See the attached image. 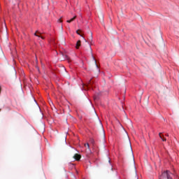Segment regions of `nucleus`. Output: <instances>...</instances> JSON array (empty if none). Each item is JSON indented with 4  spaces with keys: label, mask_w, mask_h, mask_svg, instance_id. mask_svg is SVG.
Listing matches in <instances>:
<instances>
[{
    "label": "nucleus",
    "mask_w": 179,
    "mask_h": 179,
    "mask_svg": "<svg viewBox=\"0 0 179 179\" xmlns=\"http://www.w3.org/2000/svg\"><path fill=\"white\" fill-rule=\"evenodd\" d=\"M93 85V81L92 80H90L88 82V85H83L84 90H86V88H85V86L87 87H89V86H92Z\"/></svg>",
    "instance_id": "5"
},
{
    "label": "nucleus",
    "mask_w": 179,
    "mask_h": 179,
    "mask_svg": "<svg viewBox=\"0 0 179 179\" xmlns=\"http://www.w3.org/2000/svg\"><path fill=\"white\" fill-rule=\"evenodd\" d=\"M91 37L88 38V42L90 43V44H92L93 43V34L90 32Z\"/></svg>",
    "instance_id": "6"
},
{
    "label": "nucleus",
    "mask_w": 179,
    "mask_h": 179,
    "mask_svg": "<svg viewBox=\"0 0 179 179\" xmlns=\"http://www.w3.org/2000/svg\"><path fill=\"white\" fill-rule=\"evenodd\" d=\"M85 148H86V152L87 155H91L92 150H90V145H89V143H87L84 145Z\"/></svg>",
    "instance_id": "2"
},
{
    "label": "nucleus",
    "mask_w": 179,
    "mask_h": 179,
    "mask_svg": "<svg viewBox=\"0 0 179 179\" xmlns=\"http://www.w3.org/2000/svg\"><path fill=\"white\" fill-rule=\"evenodd\" d=\"M77 34H78V36H80L81 37H83V35L80 34V33H82V30L78 29L76 31Z\"/></svg>",
    "instance_id": "10"
},
{
    "label": "nucleus",
    "mask_w": 179,
    "mask_h": 179,
    "mask_svg": "<svg viewBox=\"0 0 179 179\" xmlns=\"http://www.w3.org/2000/svg\"><path fill=\"white\" fill-rule=\"evenodd\" d=\"M92 58H93V60L94 61V64H95L96 68L99 69V66L97 65V62L94 59V57L92 56Z\"/></svg>",
    "instance_id": "11"
},
{
    "label": "nucleus",
    "mask_w": 179,
    "mask_h": 179,
    "mask_svg": "<svg viewBox=\"0 0 179 179\" xmlns=\"http://www.w3.org/2000/svg\"><path fill=\"white\" fill-rule=\"evenodd\" d=\"M83 39L85 40V43H87V40H86V39L85 38V37H83Z\"/></svg>",
    "instance_id": "14"
},
{
    "label": "nucleus",
    "mask_w": 179,
    "mask_h": 179,
    "mask_svg": "<svg viewBox=\"0 0 179 179\" xmlns=\"http://www.w3.org/2000/svg\"><path fill=\"white\" fill-rule=\"evenodd\" d=\"M159 179H173V173L170 171H165L159 176Z\"/></svg>",
    "instance_id": "1"
},
{
    "label": "nucleus",
    "mask_w": 179,
    "mask_h": 179,
    "mask_svg": "<svg viewBox=\"0 0 179 179\" xmlns=\"http://www.w3.org/2000/svg\"><path fill=\"white\" fill-rule=\"evenodd\" d=\"M166 136H169V134H166Z\"/></svg>",
    "instance_id": "15"
},
{
    "label": "nucleus",
    "mask_w": 179,
    "mask_h": 179,
    "mask_svg": "<svg viewBox=\"0 0 179 179\" xmlns=\"http://www.w3.org/2000/svg\"><path fill=\"white\" fill-rule=\"evenodd\" d=\"M34 36H36V37H41V38H42V40H44V36H41V33H40L39 31H36L34 34Z\"/></svg>",
    "instance_id": "4"
},
{
    "label": "nucleus",
    "mask_w": 179,
    "mask_h": 179,
    "mask_svg": "<svg viewBox=\"0 0 179 179\" xmlns=\"http://www.w3.org/2000/svg\"><path fill=\"white\" fill-rule=\"evenodd\" d=\"M108 162H109V163H110V160H109Z\"/></svg>",
    "instance_id": "16"
},
{
    "label": "nucleus",
    "mask_w": 179,
    "mask_h": 179,
    "mask_svg": "<svg viewBox=\"0 0 179 179\" xmlns=\"http://www.w3.org/2000/svg\"><path fill=\"white\" fill-rule=\"evenodd\" d=\"M58 22H59L60 23H62V20L60 18L58 20Z\"/></svg>",
    "instance_id": "13"
},
{
    "label": "nucleus",
    "mask_w": 179,
    "mask_h": 179,
    "mask_svg": "<svg viewBox=\"0 0 179 179\" xmlns=\"http://www.w3.org/2000/svg\"><path fill=\"white\" fill-rule=\"evenodd\" d=\"M82 156L79 154H75L73 156V159H75V160H76L77 162H79V160H80Z\"/></svg>",
    "instance_id": "3"
},
{
    "label": "nucleus",
    "mask_w": 179,
    "mask_h": 179,
    "mask_svg": "<svg viewBox=\"0 0 179 179\" xmlns=\"http://www.w3.org/2000/svg\"><path fill=\"white\" fill-rule=\"evenodd\" d=\"M75 19H76V16H74L73 18L68 20L66 21L67 23H72V22H73V20H75Z\"/></svg>",
    "instance_id": "7"
},
{
    "label": "nucleus",
    "mask_w": 179,
    "mask_h": 179,
    "mask_svg": "<svg viewBox=\"0 0 179 179\" xmlns=\"http://www.w3.org/2000/svg\"><path fill=\"white\" fill-rule=\"evenodd\" d=\"M80 43H81L80 41H78V42L76 43V48H77V50L80 46Z\"/></svg>",
    "instance_id": "9"
},
{
    "label": "nucleus",
    "mask_w": 179,
    "mask_h": 179,
    "mask_svg": "<svg viewBox=\"0 0 179 179\" xmlns=\"http://www.w3.org/2000/svg\"><path fill=\"white\" fill-rule=\"evenodd\" d=\"M159 138L162 139L163 142H166V139L164 138V136L162 135V133H159Z\"/></svg>",
    "instance_id": "8"
},
{
    "label": "nucleus",
    "mask_w": 179,
    "mask_h": 179,
    "mask_svg": "<svg viewBox=\"0 0 179 179\" xmlns=\"http://www.w3.org/2000/svg\"><path fill=\"white\" fill-rule=\"evenodd\" d=\"M66 59H67V61H69V62H71V59H69V57L66 56Z\"/></svg>",
    "instance_id": "12"
}]
</instances>
